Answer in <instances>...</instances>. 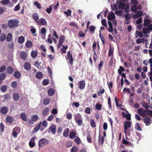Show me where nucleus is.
I'll use <instances>...</instances> for the list:
<instances>
[{"instance_id":"obj_1","label":"nucleus","mask_w":152,"mask_h":152,"mask_svg":"<svg viewBox=\"0 0 152 152\" xmlns=\"http://www.w3.org/2000/svg\"><path fill=\"white\" fill-rule=\"evenodd\" d=\"M18 20H9L8 22V26L10 28H12L15 27H17L18 25Z\"/></svg>"},{"instance_id":"obj_2","label":"nucleus","mask_w":152,"mask_h":152,"mask_svg":"<svg viewBox=\"0 0 152 152\" xmlns=\"http://www.w3.org/2000/svg\"><path fill=\"white\" fill-rule=\"evenodd\" d=\"M49 141L46 138H42L40 139L38 145L39 147H42L44 146L49 144Z\"/></svg>"},{"instance_id":"obj_3","label":"nucleus","mask_w":152,"mask_h":152,"mask_svg":"<svg viewBox=\"0 0 152 152\" xmlns=\"http://www.w3.org/2000/svg\"><path fill=\"white\" fill-rule=\"evenodd\" d=\"M20 129L18 127H15L13 129L12 131V135L13 137L15 138H16L17 137L18 134L20 133Z\"/></svg>"},{"instance_id":"obj_4","label":"nucleus","mask_w":152,"mask_h":152,"mask_svg":"<svg viewBox=\"0 0 152 152\" xmlns=\"http://www.w3.org/2000/svg\"><path fill=\"white\" fill-rule=\"evenodd\" d=\"M137 112L139 114L142 116H145L147 115V111L141 108H140L137 110Z\"/></svg>"},{"instance_id":"obj_5","label":"nucleus","mask_w":152,"mask_h":152,"mask_svg":"<svg viewBox=\"0 0 152 152\" xmlns=\"http://www.w3.org/2000/svg\"><path fill=\"white\" fill-rule=\"evenodd\" d=\"M148 63L150 64V69L151 71H152V57L149 59V60H146L143 61V64L146 66H147Z\"/></svg>"},{"instance_id":"obj_6","label":"nucleus","mask_w":152,"mask_h":152,"mask_svg":"<svg viewBox=\"0 0 152 152\" xmlns=\"http://www.w3.org/2000/svg\"><path fill=\"white\" fill-rule=\"evenodd\" d=\"M48 132H50V131H51L52 133L54 134L56 133V126L54 124L51 125L48 128Z\"/></svg>"},{"instance_id":"obj_7","label":"nucleus","mask_w":152,"mask_h":152,"mask_svg":"<svg viewBox=\"0 0 152 152\" xmlns=\"http://www.w3.org/2000/svg\"><path fill=\"white\" fill-rule=\"evenodd\" d=\"M143 121L146 126H148L151 123V120L148 116L145 117L143 119Z\"/></svg>"},{"instance_id":"obj_8","label":"nucleus","mask_w":152,"mask_h":152,"mask_svg":"<svg viewBox=\"0 0 152 152\" xmlns=\"http://www.w3.org/2000/svg\"><path fill=\"white\" fill-rule=\"evenodd\" d=\"M39 26L43 25L46 26L47 25V22L45 19L43 18H41L37 22Z\"/></svg>"},{"instance_id":"obj_9","label":"nucleus","mask_w":152,"mask_h":152,"mask_svg":"<svg viewBox=\"0 0 152 152\" xmlns=\"http://www.w3.org/2000/svg\"><path fill=\"white\" fill-rule=\"evenodd\" d=\"M78 88L81 89H83L85 86V81L84 80L80 81L78 83Z\"/></svg>"},{"instance_id":"obj_10","label":"nucleus","mask_w":152,"mask_h":152,"mask_svg":"<svg viewBox=\"0 0 152 152\" xmlns=\"http://www.w3.org/2000/svg\"><path fill=\"white\" fill-rule=\"evenodd\" d=\"M8 112V109L7 106H4L0 109V112L3 114H6Z\"/></svg>"},{"instance_id":"obj_11","label":"nucleus","mask_w":152,"mask_h":152,"mask_svg":"<svg viewBox=\"0 0 152 152\" xmlns=\"http://www.w3.org/2000/svg\"><path fill=\"white\" fill-rule=\"evenodd\" d=\"M13 99L15 101H18L20 99V96L18 93H14L12 94Z\"/></svg>"},{"instance_id":"obj_12","label":"nucleus","mask_w":152,"mask_h":152,"mask_svg":"<svg viewBox=\"0 0 152 152\" xmlns=\"http://www.w3.org/2000/svg\"><path fill=\"white\" fill-rule=\"evenodd\" d=\"M131 122L126 121L124 123V128L125 129H128L131 126Z\"/></svg>"},{"instance_id":"obj_13","label":"nucleus","mask_w":152,"mask_h":152,"mask_svg":"<svg viewBox=\"0 0 152 152\" xmlns=\"http://www.w3.org/2000/svg\"><path fill=\"white\" fill-rule=\"evenodd\" d=\"M6 71L7 74H12L14 71L13 68L11 66H8L6 69Z\"/></svg>"},{"instance_id":"obj_14","label":"nucleus","mask_w":152,"mask_h":152,"mask_svg":"<svg viewBox=\"0 0 152 152\" xmlns=\"http://www.w3.org/2000/svg\"><path fill=\"white\" fill-rule=\"evenodd\" d=\"M24 69L26 70H28L31 69V65L29 62H26L24 65Z\"/></svg>"},{"instance_id":"obj_15","label":"nucleus","mask_w":152,"mask_h":152,"mask_svg":"<svg viewBox=\"0 0 152 152\" xmlns=\"http://www.w3.org/2000/svg\"><path fill=\"white\" fill-rule=\"evenodd\" d=\"M6 121L7 123L11 124L13 121V118L11 116H7L6 118Z\"/></svg>"},{"instance_id":"obj_16","label":"nucleus","mask_w":152,"mask_h":152,"mask_svg":"<svg viewBox=\"0 0 152 152\" xmlns=\"http://www.w3.org/2000/svg\"><path fill=\"white\" fill-rule=\"evenodd\" d=\"M20 57L24 60L26 59L27 55L26 53L24 51L21 52L20 53Z\"/></svg>"},{"instance_id":"obj_17","label":"nucleus","mask_w":152,"mask_h":152,"mask_svg":"<svg viewBox=\"0 0 152 152\" xmlns=\"http://www.w3.org/2000/svg\"><path fill=\"white\" fill-rule=\"evenodd\" d=\"M87 141L89 143H92V138L90 133L89 132H87Z\"/></svg>"},{"instance_id":"obj_18","label":"nucleus","mask_w":152,"mask_h":152,"mask_svg":"<svg viewBox=\"0 0 152 152\" xmlns=\"http://www.w3.org/2000/svg\"><path fill=\"white\" fill-rule=\"evenodd\" d=\"M108 19L109 20H112L115 18V15L112 12V13L109 15L107 17Z\"/></svg>"},{"instance_id":"obj_19","label":"nucleus","mask_w":152,"mask_h":152,"mask_svg":"<svg viewBox=\"0 0 152 152\" xmlns=\"http://www.w3.org/2000/svg\"><path fill=\"white\" fill-rule=\"evenodd\" d=\"M143 36V34L142 32H138L137 31H136L135 34V37L136 38H137L138 37H142Z\"/></svg>"},{"instance_id":"obj_20","label":"nucleus","mask_w":152,"mask_h":152,"mask_svg":"<svg viewBox=\"0 0 152 152\" xmlns=\"http://www.w3.org/2000/svg\"><path fill=\"white\" fill-rule=\"evenodd\" d=\"M43 75L42 73L39 72H37L36 75V77L38 79H41L43 77Z\"/></svg>"},{"instance_id":"obj_21","label":"nucleus","mask_w":152,"mask_h":152,"mask_svg":"<svg viewBox=\"0 0 152 152\" xmlns=\"http://www.w3.org/2000/svg\"><path fill=\"white\" fill-rule=\"evenodd\" d=\"M25 41L24 37L23 36L19 37L18 39V42L20 44L23 43Z\"/></svg>"},{"instance_id":"obj_22","label":"nucleus","mask_w":152,"mask_h":152,"mask_svg":"<svg viewBox=\"0 0 152 152\" xmlns=\"http://www.w3.org/2000/svg\"><path fill=\"white\" fill-rule=\"evenodd\" d=\"M49 110L48 107H47L43 110L42 112V115L44 117H45L47 115L48 113Z\"/></svg>"},{"instance_id":"obj_23","label":"nucleus","mask_w":152,"mask_h":152,"mask_svg":"<svg viewBox=\"0 0 152 152\" xmlns=\"http://www.w3.org/2000/svg\"><path fill=\"white\" fill-rule=\"evenodd\" d=\"M33 18L37 22L39 20V15L38 14L36 13H34L32 15Z\"/></svg>"},{"instance_id":"obj_24","label":"nucleus","mask_w":152,"mask_h":152,"mask_svg":"<svg viewBox=\"0 0 152 152\" xmlns=\"http://www.w3.org/2000/svg\"><path fill=\"white\" fill-rule=\"evenodd\" d=\"M21 75V74L19 71L15 72L14 75V77L17 79L20 78Z\"/></svg>"},{"instance_id":"obj_25","label":"nucleus","mask_w":152,"mask_h":152,"mask_svg":"<svg viewBox=\"0 0 152 152\" xmlns=\"http://www.w3.org/2000/svg\"><path fill=\"white\" fill-rule=\"evenodd\" d=\"M74 118L75 121L82 119L81 115L79 113H77L75 115Z\"/></svg>"},{"instance_id":"obj_26","label":"nucleus","mask_w":152,"mask_h":152,"mask_svg":"<svg viewBox=\"0 0 152 152\" xmlns=\"http://www.w3.org/2000/svg\"><path fill=\"white\" fill-rule=\"evenodd\" d=\"M48 94L49 96H51L54 94L55 93L54 90L52 88H50L48 90Z\"/></svg>"},{"instance_id":"obj_27","label":"nucleus","mask_w":152,"mask_h":152,"mask_svg":"<svg viewBox=\"0 0 152 152\" xmlns=\"http://www.w3.org/2000/svg\"><path fill=\"white\" fill-rule=\"evenodd\" d=\"M26 46L28 48H31L32 46V43L30 40H28L26 43Z\"/></svg>"},{"instance_id":"obj_28","label":"nucleus","mask_w":152,"mask_h":152,"mask_svg":"<svg viewBox=\"0 0 152 152\" xmlns=\"http://www.w3.org/2000/svg\"><path fill=\"white\" fill-rule=\"evenodd\" d=\"M38 52L35 50L33 51L31 53L32 57L33 58H36L37 56Z\"/></svg>"},{"instance_id":"obj_29","label":"nucleus","mask_w":152,"mask_h":152,"mask_svg":"<svg viewBox=\"0 0 152 152\" xmlns=\"http://www.w3.org/2000/svg\"><path fill=\"white\" fill-rule=\"evenodd\" d=\"M21 118L24 121H26L27 120V117L26 114L24 113H21L20 114Z\"/></svg>"},{"instance_id":"obj_30","label":"nucleus","mask_w":152,"mask_h":152,"mask_svg":"<svg viewBox=\"0 0 152 152\" xmlns=\"http://www.w3.org/2000/svg\"><path fill=\"white\" fill-rule=\"evenodd\" d=\"M76 133L75 131L71 132L69 134V137L71 139H74L76 137Z\"/></svg>"},{"instance_id":"obj_31","label":"nucleus","mask_w":152,"mask_h":152,"mask_svg":"<svg viewBox=\"0 0 152 152\" xmlns=\"http://www.w3.org/2000/svg\"><path fill=\"white\" fill-rule=\"evenodd\" d=\"M50 99L48 98H45L43 101V104L45 105H47L50 103Z\"/></svg>"},{"instance_id":"obj_32","label":"nucleus","mask_w":152,"mask_h":152,"mask_svg":"<svg viewBox=\"0 0 152 152\" xmlns=\"http://www.w3.org/2000/svg\"><path fill=\"white\" fill-rule=\"evenodd\" d=\"M108 24L109 25V26L110 27V29L108 28V31L112 33L113 31V25L112 23L110 21H108Z\"/></svg>"},{"instance_id":"obj_33","label":"nucleus","mask_w":152,"mask_h":152,"mask_svg":"<svg viewBox=\"0 0 152 152\" xmlns=\"http://www.w3.org/2000/svg\"><path fill=\"white\" fill-rule=\"evenodd\" d=\"M69 132V129L68 128H67L65 129L63 133V135L64 137H66L68 136V134Z\"/></svg>"},{"instance_id":"obj_34","label":"nucleus","mask_w":152,"mask_h":152,"mask_svg":"<svg viewBox=\"0 0 152 152\" xmlns=\"http://www.w3.org/2000/svg\"><path fill=\"white\" fill-rule=\"evenodd\" d=\"M142 12L141 11H138L136 15H134V17L135 18H137L141 17L142 15Z\"/></svg>"},{"instance_id":"obj_35","label":"nucleus","mask_w":152,"mask_h":152,"mask_svg":"<svg viewBox=\"0 0 152 152\" xmlns=\"http://www.w3.org/2000/svg\"><path fill=\"white\" fill-rule=\"evenodd\" d=\"M12 34L11 33H8L7 34L6 39L7 41L8 42H11L12 40Z\"/></svg>"},{"instance_id":"obj_36","label":"nucleus","mask_w":152,"mask_h":152,"mask_svg":"<svg viewBox=\"0 0 152 152\" xmlns=\"http://www.w3.org/2000/svg\"><path fill=\"white\" fill-rule=\"evenodd\" d=\"M11 97V94H5L4 96V100H10Z\"/></svg>"},{"instance_id":"obj_37","label":"nucleus","mask_w":152,"mask_h":152,"mask_svg":"<svg viewBox=\"0 0 152 152\" xmlns=\"http://www.w3.org/2000/svg\"><path fill=\"white\" fill-rule=\"evenodd\" d=\"M104 137H102L101 138L100 135H99L98 138V140L99 143H100V140H101V144L102 145L104 142Z\"/></svg>"},{"instance_id":"obj_38","label":"nucleus","mask_w":152,"mask_h":152,"mask_svg":"<svg viewBox=\"0 0 152 152\" xmlns=\"http://www.w3.org/2000/svg\"><path fill=\"white\" fill-rule=\"evenodd\" d=\"M151 21L149 19H145L144 20L143 25L146 27L150 23Z\"/></svg>"},{"instance_id":"obj_39","label":"nucleus","mask_w":152,"mask_h":152,"mask_svg":"<svg viewBox=\"0 0 152 152\" xmlns=\"http://www.w3.org/2000/svg\"><path fill=\"white\" fill-rule=\"evenodd\" d=\"M124 71L125 69L124 68H123V67L121 66H119V68L118 69V72L120 75H121V73H122V72L123 71Z\"/></svg>"},{"instance_id":"obj_40","label":"nucleus","mask_w":152,"mask_h":152,"mask_svg":"<svg viewBox=\"0 0 152 152\" xmlns=\"http://www.w3.org/2000/svg\"><path fill=\"white\" fill-rule=\"evenodd\" d=\"M126 6V4L122 2H121L119 4V7L120 9H123Z\"/></svg>"},{"instance_id":"obj_41","label":"nucleus","mask_w":152,"mask_h":152,"mask_svg":"<svg viewBox=\"0 0 152 152\" xmlns=\"http://www.w3.org/2000/svg\"><path fill=\"white\" fill-rule=\"evenodd\" d=\"M31 119L34 122L37 121L38 119V117L37 115H34L31 116Z\"/></svg>"},{"instance_id":"obj_42","label":"nucleus","mask_w":152,"mask_h":152,"mask_svg":"<svg viewBox=\"0 0 152 152\" xmlns=\"http://www.w3.org/2000/svg\"><path fill=\"white\" fill-rule=\"evenodd\" d=\"M10 2L9 0H3L1 1V3L3 5H7L9 4Z\"/></svg>"},{"instance_id":"obj_43","label":"nucleus","mask_w":152,"mask_h":152,"mask_svg":"<svg viewBox=\"0 0 152 152\" xmlns=\"http://www.w3.org/2000/svg\"><path fill=\"white\" fill-rule=\"evenodd\" d=\"M1 90L3 92H5L7 90V87L5 85L2 86L0 88Z\"/></svg>"},{"instance_id":"obj_44","label":"nucleus","mask_w":152,"mask_h":152,"mask_svg":"<svg viewBox=\"0 0 152 152\" xmlns=\"http://www.w3.org/2000/svg\"><path fill=\"white\" fill-rule=\"evenodd\" d=\"M62 47L64 48H61V51L62 53H66V50L68 48V46L67 45H66L65 46L64 45H63Z\"/></svg>"},{"instance_id":"obj_45","label":"nucleus","mask_w":152,"mask_h":152,"mask_svg":"<svg viewBox=\"0 0 152 152\" xmlns=\"http://www.w3.org/2000/svg\"><path fill=\"white\" fill-rule=\"evenodd\" d=\"M6 75L3 73L0 74V79L2 80H4L6 77Z\"/></svg>"},{"instance_id":"obj_46","label":"nucleus","mask_w":152,"mask_h":152,"mask_svg":"<svg viewBox=\"0 0 152 152\" xmlns=\"http://www.w3.org/2000/svg\"><path fill=\"white\" fill-rule=\"evenodd\" d=\"M41 122H40L38 125H37L35 127L33 130V131L34 132H35V131L36 132L38 131L39 129L41 126Z\"/></svg>"},{"instance_id":"obj_47","label":"nucleus","mask_w":152,"mask_h":152,"mask_svg":"<svg viewBox=\"0 0 152 152\" xmlns=\"http://www.w3.org/2000/svg\"><path fill=\"white\" fill-rule=\"evenodd\" d=\"M102 105L100 103H96L95 105V108L97 110H100L102 108Z\"/></svg>"},{"instance_id":"obj_48","label":"nucleus","mask_w":152,"mask_h":152,"mask_svg":"<svg viewBox=\"0 0 152 152\" xmlns=\"http://www.w3.org/2000/svg\"><path fill=\"white\" fill-rule=\"evenodd\" d=\"M74 141L78 144H80L81 142V140L78 137H76L75 139H74Z\"/></svg>"},{"instance_id":"obj_49","label":"nucleus","mask_w":152,"mask_h":152,"mask_svg":"<svg viewBox=\"0 0 152 152\" xmlns=\"http://www.w3.org/2000/svg\"><path fill=\"white\" fill-rule=\"evenodd\" d=\"M34 5H35L39 9H40L41 7L40 4L37 1H36L34 3Z\"/></svg>"},{"instance_id":"obj_50","label":"nucleus","mask_w":152,"mask_h":152,"mask_svg":"<svg viewBox=\"0 0 152 152\" xmlns=\"http://www.w3.org/2000/svg\"><path fill=\"white\" fill-rule=\"evenodd\" d=\"M135 129L138 131H140L141 130V128L138 123H137L135 125Z\"/></svg>"},{"instance_id":"obj_51","label":"nucleus","mask_w":152,"mask_h":152,"mask_svg":"<svg viewBox=\"0 0 152 152\" xmlns=\"http://www.w3.org/2000/svg\"><path fill=\"white\" fill-rule=\"evenodd\" d=\"M91 125L92 127H95L96 126V124L94 121L93 119H91L90 120Z\"/></svg>"},{"instance_id":"obj_52","label":"nucleus","mask_w":152,"mask_h":152,"mask_svg":"<svg viewBox=\"0 0 152 152\" xmlns=\"http://www.w3.org/2000/svg\"><path fill=\"white\" fill-rule=\"evenodd\" d=\"M6 38V35L5 34H2L1 36L0 37V40L1 41L3 42L5 39Z\"/></svg>"},{"instance_id":"obj_53","label":"nucleus","mask_w":152,"mask_h":152,"mask_svg":"<svg viewBox=\"0 0 152 152\" xmlns=\"http://www.w3.org/2000/svg\"><path fill=\"white\" fill-rule=\"evenodd\" d=\"M136 133L137 135L136 139L138 141H139L141 138V134L140 133L137 132H136Z\"/></svg>"},{"instance_id":"obj_54","label":"nucleus","mask_w":152,"mask_h":152,"mask_svg":"<svg viewBox=\"0 0 152 152\" xmlns=\"http://www.w3.org/2000/svg\"><path fill=\"white\" fill-rule=\"evenodd\" d=\"M113 54V50H112L111 46L110 45V48L108 52V55L109 56H112Z\"/></svg>"},{"instance_id":"obj_55","label":"nucleus","mask_w":152,"mask_h":152,"mask_svg":"<svg viewBox=\"0 0 152 152\" xmlns=\"http://www.w3.org/2000/svg\"><path fill=\"white\" fill-rule=\"evenodd\" d=\"M142 105L145 108L146 110L148 109L149 106L145 102L142 103Z\"/></svg>"},{"instance_id":"obj_56","label":"nucleus","mask_w":152,"mask_h":152,"mask_svg":"<svg viewBox=\"0 0 152 152\" xmlns=\"http://www.w3.org/2000/svg\"><path fill=\"white\" fill-rule=\"evenodd\" d=\"M78 150L77 147L75 146L73 147L71 150V152H77Z\"/></svg>"},{"instance_id":"obj_57","label":"nucleus","mask_w":152,"mask_h":152,"mask_svg":"<svg viewBox=\"0 0 152 152\" xmlns=\"http://www.w3.org/2000/svg\"><path fill=\"white\" fill-rule=\"evenodd\" d=\"M17 83L16 81H14L11 83V86L13 88H15L17 86Z\"/></svg>"},{"instance_id":"obj_58","label":"nucleus","mask_w":152,"mask_h":152,"mask_svg":"<svg viewBox=\"0 0 152 152\" xmlns=\"http://www.w3.org/2000/svg\"><path fill=\"white\" fill-rule=\"evenodd\" d=\"M78 35L81 37H84L85 35V34L83 32V31H80L79 32Z\"/></svg>"},{"instance_id":"obj_59","label":"nucleus","mask_w":152,"mask_h":152,"mask_svg":"<svg viewBox=\"0 0 152 152\" xmlns=\"http://www.w3.org/2000/svg\"><path fill=\"white\" fill-rule=\"evenodd\" d=\"M95 27L93 26H91L89 27V31L91 32H94L95 30Z\"/></svg>"},{"instance_id":"obj_60","label":"nucleus","mask_w":152,"mask_h":152,"mask_svg":"<svg viewBox=\"0 0 152 152\" xmlns=\"http://www.w3.org/2000/svg\"><path fill=\"white\" fill-rule=\"evenodd\" d=\"M101 23L102 25L106 27L107 26V25L106 23V20L105 19H104L102 20Z\"/></svg>"},{"instance_id":"obj_61","label":"nucleus","mask_w":152,"mask_h":152,"mask_svg":"<svg viewBox=\"0 0 152 152\" xmlns=\"http://www.w3.org/2000/svg\"><path fill=\"white\" fill-rule=\"evenodd\" d=\"M0 128L1 132H3L4 130V125L2 123H1L0 124Z\"/></svg>"},{"instance_id":"obj_62","label":"nucleus","mask_w":152,"mask_h":152,"mask_svg":"<svg viewBox=\"0 0 152 152\" xmlns=\"http://www.w3.org/2000/svg\"><path fill=\"white\" fill-rule=\"evenodd\" d=\"M124 18L127 20H129L130 19V15L129 14H126L124 15Z\"/></svg>"},{"instance_id":"obj_63","label":"nucleus","mask_w":152,"mask_h":152,"mask_svg":"<svg viewBox=\"0 0 152 152\" xmlns=\"http://www.w3.org/2000/svg\"><path fill=\"white\" fill-rule=\"evenodd\" d=\"M69 25L71 26L75 27H77V24L73 22L70 23H69Z\"/></svg>"},{"instance_id":"obj_64","label":"nucleus","mask_w":152,"mask_h":152,"mask_svg":"<svg viewBox=\"0 0 152 152\" xmlns=\"http://www.w3.org/2000/svg\"><path fill=\"white\" fill-rule=\"evenodd\" d=\"M148 75L149 77V79L151 82H152V71L149 72L148 73ZM152 85V83H151Z\"/></svg>"}]
</instances>
